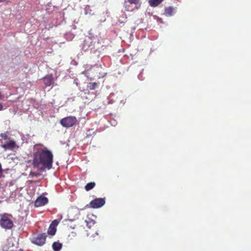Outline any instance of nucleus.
I'll use <instances>...</instances> for the list:
<instances>
[{"mask_svg":"<svg viewBox=\"0 0 251 251\" xmlns=\"http://www.w3.org/2000/svg\"><path fill=\"white\" fill-rule=\"evenodd\" d=\"M53 158L51 151L47 148L39 149L34 153L33 164L38 168L44 167L50 169L52 167Z\"/></svg>","mask_w":251,"mask_h":251,"instance_id":"1","label":"nucleus"},{"mask_svg":"<svg viewBox=\"0 0 251 251\" xmlns=\"http://www.w3.org/2000/svg\"><path fill=\"white\" fill-rule=\"evenodd\" d=\"M141 4V0H125L124 1L125 9L127 11L139 9Z\"/></svg>","mask_w":251,"mask_h":251,"instance_id":"2","label":"nucleus"},{"mask_svg":"<svg viewBox=\"0 0 251 251\" xmlns=\"http://www.w3.org/2000/svg\"><path fill=\"white\" fill-rule=\"evenodd\" d=\"M0 226L5 230L10 229L14 226L13 221L9 219L7 214H0Z\"/></svg>","mask_w":251,"mask_h":251,"instance_id":"3","label":"nucleus"},{"mask_svg":"<svg viewBox=\"0 0 251 251\" xmlns=\"http://www.w3.org/2000/svg\"><path fill=\"white\" fill-rule=\"evenodd\" d=\"M77 121L76 117L68 116L61 119L60 121V124L63 127H70L75 125Z\"/></svg>","mask_w":251,"mask_h":251,"instance_id":"4","label":"nucleus"},{"mask_svg":"<svg viewBox=\"0 0 251 251\" xmlns=\"http://www.w3.org/2000/svg\"><path fill=\"white\" fill-rule=\"evenodd\" d=\"M47 238V235L46 233H42L38 234V236H33L31 239V242L39 246H42V245L45 244L46 240Z\"/></svg>","mask_w":251,"mask_h":251,"instance_id":"5","label":"nucleus"},{"mask_svg":"<svg viewBox=\"0 0 251 251\" xmlns=\"http://www.w3.org/2000/svg\"><path fill=\"white\" fill-rule=\"evenodd\" d=\"M105 203V201L104 198H97L91 201L90 205L93 208H99L103 206Z\"/></svg>","mask_w":251,"mask_h":251,"instance_id":"6","label":"nucleus"},{"mask_svg":"<svg viewBox=\"0 0 251 251\" xmlns=\"http://www.w3.org/2000/svg\"><path fill=\"white\" fill-rule=\"evenodd\" d=\"M16 240L15 237L12 236L9 237L7 240V244L3 248V250L5 251H15L14 250L15 243Z\"/></svg>","mask_w":251,"mask_h":251,"instance_id":"7","label":"nucleus"},{"mask_svg":"<svg viewBox=\"0 0 251 251\" xmlns=\"http://www.w3.org/2000/svg\"><path fill=\"white\" fill-rule=\"evenodd\" d=\"M43 81L46 87L53 85L55 81L52 75H47L43 77Z\"/></svg>","mask_w":251,"mask_h":251,"instance_id":"8","label":"nucleus"},{"mask_svg":"<svg viewBox=\"0 0 251 251\" xmlns=\"http://www.w3.org/2000/svg\"><path fill=\"white\" fill-rule=\"evenodd\" d=\"M48 198H46V197L40 196L38 197L37 199H36L35 201V206L39 207L42 206V205H44L48 202Z\"/></svg>","mask_w":251,"mask_h":251,"instance_id":"9","label":"nucleus"},{"mask_svg":"<svg viewBox=\"0 0 251 251\" xmlns=\"http://www.w3.org/2000/svg\"><path fill=\"white\" fill-rule=\"evenodd\" d=\"M176 11V8L170 6L165 8L164 14L167 16H171L173 15Z\"/></svg>","mask_w":251,"mask_h":251,"instance_id":"10","label":"nucleus"},{"mask_svg":"<svg viewBox=\"0 0 251 251\" xmlns=\"http://www.w3.org/2000/svg\"><path fill=\"white\" fill-rule=\"evenodd\" d=\"M16 146V143L14 141H11L10 142L2 145L1 147L6 150H13Z\"/></svg>","mask_w":251,"mask_h":251,"instance_id":"11","label":"nucleus"},{"mask_svg":"<svg viewBox=\"0 0 251 251\" xmlns=\"http://www.w3.org/2000/svg\"><path fill=\"white\" fill-rule=\"evenodd\" d=\"M164 0H149V5L153 7H155V6H157L158 4L161 3Z\"/></svg>","mask_w":251,"mask_h":251,"instance_id":"12","label":"nucleus"},{"mask_svg":"<svg viewBox=\"0 0 251 251\" xmlns=\"http://www.w3.org/2000/svg\"><path fill=\"white\" fill-rule=\"evenodd\" d=\"M47 232L48 234L50 235L51 236H53L56 232V228L54 226L50 225Z\"/></svg>","mask_w":251,"mask_h":251,"instance_id":"13","label":"nucleus"},{"mask_svg":"<svg viewBox=\"0 0 251 251\" xmlns=\"http://www.w3.org/2000/svg\"><path fill=\"white\" fill-rule=\"evenodd\" d=\"M52 247L54 251H59L61 249L62 244L58 242H55L53 243Z\"/></svg>","mask_w":251,"mask_h":251,"instance_id":"14","label":"nucleus"},{"mask_svg":"<svg viewBox=\"0 0 251 251\" xmlns=\"http://www.w3.org/2000/svg\"><path fill=\"white\" fill-rule=\"evenodd\" d=\"M96 186V183L94 182H91L87 183V184L84 187L85 190L86 191H90L92 189Z\"/></svg>","mask_w":251,"mask_h":251,"instance_id":"15","label":"nucleus"},{"mask_svg":"<svg viewBox=\"0 0 251 251\" xmlns=\"http://www.w3.org/2000/svg\"><path fill=\"white\" fill-rule=\"evenodd\" d=\"M98 83L96 82L89 83L87 85L88 89L90 90H95L97 88Z\"/></svg>","mask_w":251,"mask_h":251,"instance_id":"16","label":"nucleus"},{"mask_svg":"<svg viewBox=\"0 0 251 251\" xmlns=\"http://www.w3.org/2000/svg\"><path fill=\"white\" fill-rule=\"evenodd\" d=\"M85 223L86 224V226L88 228H91V226H93L95 224V222L94 221H90L89 223L88 221L86 220Z\"/></svg>","mask_w":251,"mask_h":251,"instance_id":"17","label":"nucleus"},{"mask_svg":"<svg viewBox=\"0 0 251 251\" xmlns=\"http://www.w3.org/2000/svg\"><path fill=\"white\" fill-rule=\"evenodd\" d=\"M39 176H40V174L38 172H30L29 174V176L31 177Z\"/></svg>","mask_w":251,"mask_h":251,"instance_id":"18","label":"nucleus"},{"mask_svg":"<svg viewBox=\"0 0 251 251\" xmlns=\"http://www.w3.org/2000/svg\"><path fill=\"white\" fill-rule=\"evenodd\" d=\"M0 137L4 139H6L7 138V135L6 133H1L0 134Z\"/></svg>","mask_w":251,"mask_h":251,"instance_id":"19","label":"nucleus"},{"mask_svg":"<svg viewBox=\"0 0 251 251\" xmlns=\"http://www.w3.org/2000/svg\"><path fill=\"white\" fill-rule=\"evenodd\" d=\"M3 108L2 105L0 103V110H2Z\"/></svg>","mask_w":251,"mask_h":251,"instance_id":"20","label":"nucleus"},{"mask_svg":"<svg viewBox=\"0 0 251 251\" xmlns=\"http://www.w3.org/2000/svg\"><path fill=\"white\" fill-rule=\"evenodd\" d=\"M2 95L1 94V93L0 92V100L2 99Z\"/></svg>","mask_w":251,"mask_h":251,"instance_id":"21","label":"nucleus"},{"mask_svg":"<svg viewBox=\"0 0 251 251\" xmlns=\"http://www.w3.org/2000/svg\"><path fill=\"white\" fill-rule=\"evenodd\" d=\"M95 234H96V235L98 236V232H96Z\"/></svg>","mask_w":251,"mask_h":251,"instance_id":"22","label":"nucleus"},{"mask_svg":"<svg viewBox=\"0 0 251 251\" xmlns=\"http://www.w3.org/2000/svg\"><path fill=\"white\" fill-rule=\"evenodd\" d=\"M19 251H24L22 250H20Z\"/></svg>","mask_w":251,"mask_h":251,"instance_id":"23","label":"nucleus"}]
</instances>
